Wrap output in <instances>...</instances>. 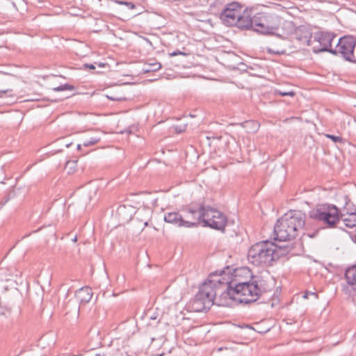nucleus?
I'll list each match as a JSON object with an SVG mask.
<instances>
[{
	"label": "nucleus",
	"instance_id": "nucleus-30",
	"mask_svg": "<svg viewBox=\"0 0 356 356\" xmlns=\"http://www.w3.org/2000/svg\"><path fill=\"white\" fill-rule=\"evenodd\" d=\"M106 97L111 100H113V101H121L122 99V98H115L113 97H111V96H109V95H106Z\"/></svg>",
	"mask_w": 356,
	"mask_h": 356
},
{
	"label": "nucleus",
	"instance_id": "nucleus-33",
	"mask_svg": "<svg viewBox=\"0 0 356 356\" xmlns=\"http://www.w3.org/2000/svg\"><path fill=\"white\" fill-rule=\"evenodd\" d=\"M98 66H99V67H104V66H105V64H104V63H98Z\"/></svg>",
	"mask_w": 356,
	"mask_h": 356
},
{
	"label": "nucleus",
	"instance_id": "nucleus-29",
	"mask_svg": "<svg viewBox=\"0 0 356 356\" xmlns=\"http://www.w3.org/2000/svg\"><path fill=\"white\" fill-rule=\"evenodd\" d=\"M119 3L127 5L128 6H130L131 8H133L134 7V4L131 2L120 1Z\"/></svg>",
	"mask_w": 356,
	"mask_h": 356
},
{
	"label": "nucleus",
	"instance_id": "nucleus-3",
	"mask_svg": "<svg viewBox=\"0 0 356 356\" xmlns=\"http://www.w3.org/2000/svg\"><path fill=\"white\" fill-rule=\"evenodd\" d=\"M305 224V214L300 211H290L277 220L274 227V239L286 241L295 238Z\"/></svg>",
	"mask_w": 356,
	"mask_h": 356
},
{
	"label": "nucleus",
	"instance_id": "nucleus-17",
	"mask_svg": "<svg viewBox=\"0 0 356 356\" xmlns=\"http://www.w3.org/2000/svg\"><path fill=\"white\" fill-rule=\"evenodd\" d=\"M340 219L343 222L345 226L348 228H353L356 226V212L339 213Z\"/></svg>",
	"mask_w": 356,
	"mask_h": 356
},
{
	"label": "nucleus",
	"instance_id": "nucleus-22",
	"mask_svg": "<svg viewBox=\"0 0 356 356\" xmlns=\"http://www.w3.org/2000/svg\"><path fill=\"white\" fill-rule=\"evenodd\" d=\"M74 90V86H72V85H70V84H63V85H60L58 87H56V88H53V90L54 91H56V92H59V91H64V90Z\"/></svg>",
	"mask_w": 356,
	"mask_h": 356
},
{
	"label": "nucleus",
	"instance_id": "nucleus-35",
	"mask_svg": "<svg viewBox=\"0 0 356 356\" xmlns=\"http://www.w3.org/2000/svg\"><path fill=\"white\" fill-rule=\"evenodd\" d=\"M268 51L269 53H271V50H270V49H268Z\"/></svg>",
	"mask_w": 356,
	"mask_h": 356
},
{
	"label": "nucleus",
	"instance_id": "nucleus-6",
	"mask_svg": "<svg viewBox=\"0 0 356 356\" xmlns=\"http://www.w3.org/2000/svg\"><path fill=\"white\" fill-rule=\"evenodd\" d=\"M199 210L198 217L205 226L220 231L225 229L227 219L223 213L210 207H201Z\"/></svg>",
	"mask_w": 356,
	"mask_h": 356
},
{
	"label": "nucleus",
	"instance_id": "nucleus-25",
	"mask_svg": "<svg viewBox=\"0 0 356 356\" xmlns=\"http://www.w3.org/2000/svg\"><path fill=\"white\" fill-rule=\"evenodd\" d=\"M13 92L12 89L6 88V89H1L0 90V97H2L4 95L8 94L9 97H13V95L10 94Z\"/></svg>",
	"mask_w": 356,
	"mask_h": 356
},
{
	"label": "nucleus",
	"instance_id": "nucleus-34",
	"mask_svg": "<svg viewBox=\"0 0 356 356\" xmlns=\"http://www.w3.org/2000/svg\"><path fill=\"white\" fill-rule=\"evenodd\" d=\"M81 145H77V149H81Z\"/></svg>",
	"mask_w": 356,
	"mask_h": 356
},
{
	"label": "nucleus",
	"instance_id": "nucleus-20",
	"mask_svg": "<svg viewBox=\"0 0 356 356\" xmlns=\"http://www.w3.org/2000/svg\"><path fill=\"white\" fill-rule=\"evenodd\" d=\"M161 65L155 60H149L145 62L143 67V71L145 73L156 72L160 70Z\"/></svg>",
	"mask_w": 356,
	"mask_h": 356
},
{
	"label": "nucleus",
	"instance_id": "nucleus-21",
	"mask_svg": "<svg viewBox=\"0 0 356 356\" xmlns=\"http://www.w3.org/2000/svg\"><path fill=\"white\" fill-rule=\"evenodd\" d=\"M101 140V138L99 136H93L90 138L89 139H86L83 142V145L84 147H89L99 143Z\"/></svg>",
	"mask_w": 356,
	"mask_h": 356
},
{
	"label": "nucleus",
	"instance_id": "nucleus-19",
	"mask_svg": "<svg viewBox=\"0 0 356 356\" xmlns=\"http://www.w3.org/2000/svg\"><path fill=\"white\" fill-rule=\"evenodd\" d=\"M204 207L203 205H197V206H192L188 207L185 210V214L184 216H188L190 218V220L191 222H194L193 220H200L199 216L200 214V210H199L200 208Z\"/></svg>",
	"mask_w": 356,
	"mask_h": 356
},
{
	"label": "nucleus",
	"instance_id": "nucleus-10",
	"mask_svg": "<svg viewBox=\"0 0 356 356\" xmlns=\"http://www.w3.org/2000/svg\"><path fill=\"white\" fill-rule=\"evenodd\" d=\"M164 220L167 223L172 224L181 227H194L197 226V222H191L188 216H183L179 212H169L165 214Z\"/></svg>",
	"mask_w": 356,
	"mask_h": 356
},
{
	"label": "nucleus",
	"instance_id": "nucleus-11",
	"mask_svg": "<svg viewBox=\"0 0 356 356\" xmlns=\"http://www.w3.org/2000/svg\"><path fill=\"white\" fill-rule=\"evenodd\" d=\"M345 279L347 285L343 288L346 294L353 298L356 302V264L349 267L345 273Z\"/></svg>",
	"mask_w": 356,
	"mask_h": 356
},
{
	"label": "nucleus",
	"instance_id": "nucleus-7",
	"mask_svg": "<svg viewBox=\"0 0 356 356\" xmlns=\"http://www.w3.org/2000/svg\"><path fill=\"white\" fill-rule=\"evenodd\" d=\"M279 17L271 13H258L254 15L253 31L264 35L273 34L278 29Z\"/></svg>",
	"mask_w": 356,
	"mask_h": 356
},
{
	"label": "nucleus",
	"instance_id": "nucleus-8",
	"mask_svg": "<svg viewBox=\"0 0 356 356\" xmlns=\"http://www.w3.org/2000/svg\"><path fill=\"white\" fill-rule=\"evenodd\" d=\"M355 45L356 40L353 36L345 35L338 40L332 54L340 55L348 61L356 63V55L354 53Z\"/></svg>",
	"mask_w": 356,
	"mask_h": 356
},
{
	"label": "nucleus",
	"instance_id": "nucleus-27",
	"mask_svg": "<svg viewBox=\"0 0 356 356\" xmlns=\"http://www.w3.org/2000/svg\"><path fill=\"white\" fill-rule=\"evenodd\" d=\"M83 67L86 70H88H88H95V66L93 64H88V63L84 64Z\"/></svg>",
	"mask_w": 356,
	"mask_h": 356
},
{
	"label": "nucleus",
	"instance_id": "nucleus-15",
	"mask_svg": "<svg viewBox=\"0 0 356 356\" xmlns=\"http://www.w3.org/2000/svg\"><path fill=\"white\" fill-rule=\"evenodd\" d=\"M294 39L302 44L310 46L312 44V33L305 26H299L295 31Z\"/></svg>",
	"mask_w": 356,
	"mask_h": 356
},
{
	"label": "nucleus",
	"instance_id": "nucleus-32",
	"mask_svg": "<svg viewBox=\"0 0 356 356\" xmlns=\"http://www.w3.org/2000/svg\"><path fill=\"white\" fill-rule=\"evenodd\" d=\"M344 198H345V200H346V203L348 204V201L350 200L348 197L347 195H346Z\"/></svg>",
	"mask_w": 356,
	"mask_h": 356
},
{
	"label": "nucleus",
	"instance_id": "nucleus-18",
	"mask_svg": "<svg viewBox=\"0 0 356 356\" xmlns=\"http://www.w3.org/2000/svg\"><path fill=\"white\" fill-rule=\"evenodd\" d=\"M19 273V271L14 266L6 268H0V279L1 280L8 281L14 277H17Z\"/></svg>",
	"mask_w": 356,
	"mask_h": 356
},
{
	"label": "nucleus",
	"instance_id": "nucleus-26",
	"mask_svg": "<svg viewBox=\"0 0 356 356\" xmlns=\"http://www.w3.org/2000/svg\"><path fill=\"white\" fill-rule=\"evenodd\" d=\"M309 296H313L315 297V298H318V295L316 293L310 292V291H305L303 298L305 299H308Z\"/></svg>",
	"mask_w": 356,
	"mask_h": 356
},
{
	"label": "nucleus",
	"instance_id": "nucleus-5",
	"mask_svg": "<svg viewBox=\"0 0 356 356\" xmlns=\"http://www.w3.org/2000/svg\"><path fill=\"white\" fill-rule=\"evenodd\" d=\"M312 218L322 221L329 228L335 227L339 222V210L333 204H323L310 211Z\"/></svg>",
	"mask_w": 356,
	"mask_h": 356
},
{
	"label": "nucleus",
	"instance_id": "nucleus-14",
	"mask_svg": "<svg viewBox=\"0 0 356 356\" xmlns=\"http://www.w3.org/2000/svg\"><path fill=\"white\" fill-rule=\"evenodd\" d=\"M153 211L149 207H139L134 213V219L143 224V227H147L151 220ZM143 228L142 229H143Z\"/></svg>",
	"mask_w": 356,
	"mask_h": 356
},
{
	"label": "nucleus",
	"instance_id": "nucleus-13",
	"mask_svg": "<svg viewBox=\"0 0 356 356\" xmlns=\"http://www.w3.org/2000/svg\"><path fill=\"white\" fill-rule=\"evenodd\" d=\"M336 38V35L332 33L320 31L315 34L314 40L319 42L318 51H328L332 53L334 48L332 42Z\"/></svg>",
	"mask_w": 356,
	"mask_h": 356
},
{
	"label": "nucleus",
	"instance_id": "nucleus-4",
	"mask_svg": "<svg viewBox=\"0 0 356 356\" xmlns=\"http://www.w3.org/2000/svg\"><path fill=\"white\" fill-rule=\"evenodd\" d=\"M218 283H220V280H214L213 277L204 282L200 286L199 291L195 298L188 303V309L191 312H202L209 309L215 303L218 305L219 297L218 298V296L220 295L221 291L217 285Z\"/></svg>",
	"mask_w": 356,
	"mask_h": 356
},
{
	"label": "nucleus",
	"instance_id": "nucleus-12",
	"mask_svg": "<svg viewBox=\"0 0 356 356\" xmlns=\"http://www.w3.org/2000/svg\"><path fill=\"white\" fill-rule=\"evenodd\" d=\"M254 22V15L252 16L251 10L244 8L233 24V26H236L241 30H253Z\"/></svg>",
	"mask_w": 356,
	"mask_h": 356
},
{
	"label": "nucleus",
	"instance_id": "nucleus-2",
	"mask_svg": "<svg viewBox=\"0 0 356 356\" xmlns=\"http://www.w3.org/2000/svg\"><path fill=\"white\" fill-rule=\"evenodd\" d=\"M289 245H280L269 240H264L252 245L248 252L249 262L255 266H268L280 258L289 253Z\"/></svg>",
	"mask_w": 356,
	"mask_h": 356
},
{
	"label": "nucleus",
	"instance_id": "nucleus-28",
	"mask_svg": "<svg viewBox=\"0 0 356 356\" xmlns=\"http://www.w3.org/2000/svg\"><path fill=\"white\" fill-rule=\"evenodd\" d=\"M179 54H182V55H185V54L182 53L181 51L177 50V51H173L172 53L170 54V55L171 56H177V55H179Z\"/></svg>",
	"mask_w": 356,
	"mask_h": 356
},
{
	"label": "nucleus",
	"instance_id": "nucleus-1",
	"mask_svg": "<svg viewBox=\"0 0 356 356\" xmlns=\"http://www.w3.org/2000/svg\"><path fill=\"white\" fill-rule=\"evenodd\" d=\"M225 271L222 270L219 275L213 274L210 277L220 280L218 283L221 293L219 296L218 305L228 306L230 301L240 303H250L257 301L264 291L262 287L263 280L254 279L249 268L242 267L234 269L230 280L223 277Z\"/></svg>",
	"mask_w": 356,
	"mask_h": 356
},
{
	"label": "nucleus",
	"instance_id": "nucleus-31",
	"mask_svg": "<svg viewBox=\"0 0 356 356\" xmlns=\"http://www.w3.org/2000/svg\"><path fill=\"white\" fill-rule=\"evenodd\" d=\"M8 199H6L5 201H1L0 202V209L5 205V204L8 202Z\"/></svg>",
	"mask_w": 356,
	"mask_h": 356
},
{
	"label": "nucleus",
	"instance_id": "nucleus-16",
	"mask_svg": "<svg viewBox=\"0 0 356 356\" xmlns=\"http://www.w3.org/2000/svg\"><path fill=\"white\" fill-rule=\"evenodd\" d=\"M92 289L89 286L81 288L76 293V298L80 303H88L92 297Z\"/></svg>",
	"mask_w": 356,
	"mask_h": 356
},
{
	"label": "nucleus",
	"instance_id": "nucleus-9",
	"mask_svg": "<svg viewBox=\"0 0 356 356\" xmlns=\"http://www.w3.org/2000/svg\"><path fill=\"white\" fill-rule=\"evenodd\" d=\"M244 7L243 4L236 1L227 3L222 9L220 18L227 26H233V24L244 9Z\"/></svg>",
	"mask_w": 356,
	"mask_h": 356
},
{
	"label": "nucleus",
	"instance_id": "nucleus-24",
	"mask_svg": "<svg viewBox=\"0 0 356 356\" xmlns=\"http://www.w3.org/2000/svg\"><path fill=\"white\" fill-rule=\"evenodd\" d=\"M326 138L331 139L334 143H341L343 138L340 136H337L331 134H325Z\"/></svg>",
	"mask_w": 356,
	"mask_h": 356
},
{
	"label": "nucleus",
	"instance_id": "nucleus-23",
	"mask_svg": "<svg viewBox=\"0 0 356 356\" xmlns=\"http://www.w3.org/2000/svg\"><path fill=\"white\" fill-rule=\"evenodd\" d=\"M275 93L277 95H280V96H291L293 97L295 96L296 93L293 91H282L280 90H275Z\"/></svg>",
	"mask_w": 356,
	"mask_h": 356
}]
</instances>
